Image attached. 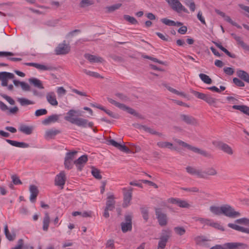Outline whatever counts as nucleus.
<instances>
[{"instance_id": "nucleus-1", "label": "nucleus", "mask_w": 249, "mask_h": 249, "mask_svg": "<svg viewBox=\"0 0 249 249\" xmlns=\"http://www.w3.org/2000/svg\"><path fill=\"white\" fill-rule=\"evenodd\" d=\"M81 115L78 113V111L73 109H71L67 113L66 116L65 117V119L70 123L74 124L78 126L82 127H92L93 123L91 122H89L88 120L82 118L78 117V116Z\"/></svg>"}, {"instance_id": "nucleus-2", "label": "nucleus", "mask_w": 249, "mask_h": 249, "mask_svg": "<svg viewBox=\"0 0 249 249\" xmlns=\"http://www.w3.org/2000/svg\"><path fill=\"white\" fill-rule=\"evenodd\" d=\"M175 142L179 145H181L183 147L186 148L188 149L191 150L196 153L199 154L206 158H212L213 157L212 155L210 152L198 148L196 147L193 146L180 140L176 139Z\"/></svg>"}, {"instance_id": "nucleus-3", "label": "nucleus", "mask_w": 249, "mask_h": 249, "mask_svg": "<svg viewBox=\"0 0 249 249\" xmlns=\"http://www.w3.org/2000/svg\"><path fill=\"white\" fill-rule=\"evenodd\" d=\"M14 77L15 75L12 73L6 71L0 72V81H1V86L7 87L8 90L13 91L14 86L12 84L8 85V81L9 79H14Z\"/></svg>"}, {"instance_id": "nucleus-4", "label": "nucleus", "mask_w": 249, "mask_h": 249, "mask_svg": "<svg viewBox=\"0 0 249 249\" xmlns=\"http://www.w3.org/2000/svg\"><path fill=\"white\" fill-rule=\"evenodd\" d=\"M221 212L222 214L230 218H236L241 215L239 212L235 211L231 206L228 204L222 205Z\"/></svg>"}, {"instance_id": "nucleus-5", "label": "nucleus", "mask_w": 249, "mask_h": 249, "mask_svg": "<svg viewBox=\"0 0 249 249\" xmlns=\"http://www.w3.org/2000/svg\"><path fill=\"white\" fill-rule=\"evenodd\" d=\"M155 212L159 225L162 227L166 226L168 223L167 214L160 208H155Z\"/></svg>"}, {"instance_id": "nucleus-6", "label": "nucleus", "mask_w": 249, "mask_h": 249, "mask_svg": "<svg viewBox=\"0 0 249 249\" xmlns=\"http://www.w3.org/2000/svg\"><path fill=\"white\" fill-rule=\"evenodd\" d=\"M171 231L169 230H163L161 235L160 238V241L158 243V249H164L166 246V243L170 237Z\"/></svg>"}, {"instance_id": "nucleus-7", "label": "nucleus", "mask_w": 249, "mask_h": 249, "mask_svg": "<svg viewBox=\"0 0 249 249\" xmlns=\"http://www.w3.org/2000/svg\"><path fill=\"white\" fill-rule=\"evenodd\" d=\"M167 2L171 6L172 8L178 13L183 11L188 13V10L185 8L178 0H167Z\"/></svg>"}, {"instance_id": "nucleus-8", "label": "nucleus", "mask_w": 249, "mask_h": 249, "mask_svg": "<svg viewBox=\"0 0 249 249\" xmlns=\"http://www.w3.org/2000/svg\"><path fill=\"white\" fill-rule=\"evenodd\" d=\"M213 144L218 149L223 151L226 154L231 155L233 153L232 149L228 144L221 141H215L213 142Z\"/></svg>"}, {"instance_id": "nucleus-9", "label": "nucleus", "mask_w": 249, "mask_h": 249, "mask_svg": "<svg viewBox=\"0 0 249 249\" xmlns=\"http://www.w3.org/2000/svg\"><path fill=\"white\" fill-rule=\"evenodd\" d=\"M133 189L132 187H129L128 189L126 188H123L124 202L123 207L124 208L127 207L130 204V202L132 199Z\"/></svg>"}, {"instance_id": "nucleus-10", "label": "nucleus", "mask_w": 249, "mask_h": 249, "mask_svg": "<svg viewBox=\"0 0 249 249\" xmlns=\"http://www.w3.org/2000/svg\"><path fill=\"white\" fill-rule=\"evenodd\" d=\"M180 120L188 125H197L198 124L196 119L191 115L181 114L179 115Z\"/></svg>"}, {"instance_id": "nucleus-11", "label": "nucleus", "mask_w": 249, "mask_h": 249, "mask_svg": "<svg viewBox=\"0 0 249 249\" xmlns=\"http://www.w3.org/2000/svg\"><path fill=\"white\" fill-rule=\"evenodd\" d=\"M122 231L124 233L132 230V216L131 215H125V222L121 224Z\"/></svg>"}, {"instance_id": "nucleus-12", "label": "nucleus", "mask_w": 249, "mask_h": 249, "mask_svg": "<svg viewBox=\"0 0 249 249\" xmlns=\"http://www.w3.org/2000/svg\"><path fill=\"white\" fill-rule=\"evenodd\" d=\"M224 247L226 249H246L248 245L246 244L239 242H230L224 244Z\"/></svg>"}, {"instance_id": "nucleus-13", "label": "nucleus", "mask_w": 249, "mask_h": 249, "mask_svg": "<svg viewBox=\"0 0 249 249\" xmlns=\"http://www.w3.org/2000/svg\"><path fill=\"white\" fill-rule=\"evenodd\" d=\"M167 202L170 203L177 204L178 207L184 208H188L190 205L184 200H181L177 198H170L168 199Z\"/></svg>"}, {"instance_id": "nucleus-14", "label": "nucleus", "mask_w": 249, "mask_h": 249, "mask_svg": "<svg viewBox=\"0 0 249 249\" xmlns=\"http://www.w3.org/2000/svg\"><path fill=\"white\" fill-rule=\"evenodd\" d=\"M88 156L83 155L74 161L78 171H81L88 161Z\"/></svg>"}, {"instance_id": "nucleus-15", "label": "nucleus", "mask_w": 249, "mask_h": 249, "mask_svg": "<svg viewBox=\"0 0 249 249\" xmlns=\"http://www.w3.org/2000/svg\"><path fill=\"white\" fill-rule=\"evenodd\" d=\"M217 175V170L213 167H209L205 171L201 170V178L206 179L208 176H215Z\"/></svg>"}, {"instance_id": "nucleus-16", "label": "nucleus", "mask_w": 249, "mask_h": 249, "mask_svg": "<svg viewBox=\"0 0 249 249\" xmlns=\"http://www.w3.org/2000/svg\"><path fill=\"white\" fill-rule=\"evenodd\" d=\"M61 132L60 130L56 129L55 128H52L46 131L44 138L47 139H52L54 138L55 136L60 134Z\"/></svg>"}, {"instance_id": "nucleus-17", "label": "nucleus", "mask_w": 249, "mask_h": 249, "mask_svg": "<svg viewBox=\"0 0 249 249\" xmlns=\"http://www.w3.org/2000/svg\"><path fill=\"white\" fill-rule=\"evenodd\" d=\"M195 241L196 244L205 247H209L210 245L207 243L209 240L204 236H198L195 237Z\"/></svg>"}, {"instance_id": "nucleus-18", "label": "nucleus", "mask_w": 249, "mask_h": 249, "mask_svg": "<svg viewBox=\"0 0 249 249\" xmlns=\"http://www.w3.org/2000/svg\"><path fill=\"white\" fill-rule=\"evenodd\" d=\"M29 191L31 193L30 200L31 202H34L39 193L37 187L34 185H31L29 187Z\"/></svg>"}, {"instance_id": "nucleus-19", "label": "nucleus", "mask_w": 249, "mask_h": 249, "mask_svg": "<svg viewBox=\"0 0 249 249\" xmlns=\"http://www.w3.org/2000/svg\"><path fill=\"white\" fill-rule=\"evenodd\" d=\"M60 116V115L53 114L43 120L42 123L44 125H48L52 123H55L58 120Z\"/></svg>"}, {"instance_id": "nucleus-20", "label": "nucleus", "mask_w": 249, "mask_h": 249, "mask_svg": "<svg viewBox=\"0 0 249 249\" xmlns=\"http://www.w3.org/2000/svg\"><path fill=\"white\" fill-rule=\"evenodd\" d=\"M84 57L90 63H102L104 61V59L102 57L89 53H85L84 54Z\"/></svg>"}, {"instance_id": "nucleus-21", "label": "nucleus", "mask_w": 249, "mask_h": 249, "mask_svg": "<svg viewBox=\"0 0 249 249\" xmlns=\"http://www.w3.org/2000/svg\"><path fill=\"white\" fill-rule=\"evenodd\" d=\"M46 99L48 103L52 106H55L58 105L56 96L53 92H50L47 93Z\"/></svg>"}, {"instance_id": "nucleus-22", "label": "nucleus", "mask_w": 249, "mask_h": 249, "mask_svg": "<svg viewBox=\"0 0 249 249\" xmlns=\"http://www.w3.org/2000/svg\"><path fill=\"white\" fill-rule=\"evenodd\" d=\"M34 127L32 126H28L25 124L20 125L19 130L26 135H30L32 133Z\"/></svg>"}, {"instance_id": "nucleus-23", "label": "nucleus", "mask_w": 249, "mask_h": 249, "mask_svg": "<svg viewBox=\"0 0 249 249\" xmlns=\"http://www.w3.org/2000/svg\"><path fill=\"white\" fill-rule=\"evenodd\" d=\"M157 146L160 148H168L171 150H176V148L173 146L172 143L168 142H159L157 143Z\"/></svg>"}, {"instance_id": "nucleus-24", "label": "nucleus", "mask_w": 249, "mask_h": 249, "mask_svg": "<svg viewBox=\"0 0 249 249\" xmlns=\"http://www.w3.org/2000/svg\"><path fill=\"white\" fill-rule=\"evenodd\" d=\"M186 171L190 174L192 175H196L198 178H201V170L196 169L192 166H187L186 168Z\"/></svg>"}, {"instance_id": "nucleus-25", "label": "nucleus", "mask_w": 249, "mask_h": 249, "mask_svg": "<svg viewBox=\"0 0 249 249\" xmlns=\"http://www.w3.org/2000/svg\"><path fill=\"white\" fill-rule=\"evenodd\" d=\"M115 202L114 200L113 195H110L107 197V200L106 202L107 209H109V211H112L115 208Z\"/></svg>"}, {"instance_id": "nucleus-26", "label": "nucleus", "mask_w": 249, "mask_h": 249, "mask_svg": "<svg viewBox=\"0 0 249 249\" xmlns=\"http://www.w3.org/2000/svg\"><path fill=\"white\" fill-rule=\"evenodd\" d=\"M228 226L235 230L249 234V229L245 228L232 223H229Z\"/></svg>"}, {"instance_id": "nucleus-27", "label": "nucleus", "mask_w": 249, "mask_h": 249, "mask_svg": "<svg viewBox=\"0 0 249 249\" xmlns=\"http://www.w3.org/2000/svg\"><path fill=\"white\" fill-rule=\"evenodd\" d=\"M237 75L242 80L249 83V74L246 71L243 70H237L236 71Z\"/></svg>"}, {"instance_id": "nucleus-28", "label": "nucleus", "mask_w": 249, "mask_h": 249, "mask_svg": "<svg viewBox=\"0 0 249 249\" xmlns=\"http://www.w3.org/2000/svg\"><path fill=\"white\" fill-rule=\"evenodd\" d=\"M50 222V217L47 212L45 213V215L43 220L42 229L44 231H47Z\"/></svg>"}, {"instance_id": "nucleus-29", "label": "nucleus", "mask_w": 249, "mask_h": 249, "mask_svg": "<svg viewBox=\"0 0 249 249\" xmlns=\"http://www.w3.org/2000/svg\"><path fill=\"white\" fill-rule=\"evenodd\" d=\"M121 109H122L123 110H125L129 114L133 115L134 116H137L140 119H143L142 116L141 115H140V114H139L138 113H137L134 109L130 108L128 107H127L124 104V107H122V108H121Z\"/></svg>"}, {"instance_id": "nucleus-30", "label": "nucleus", "mask_w": 249, "mask_h": 249, "mask_svg": "<svg viewBox=\"0 0 249 249\" xmlns=\"http://www.w3.org/2000/svg\"><path fill=\"white\" fill-rule=\"evenodd\" d=\"M232 108L239 110L244 114L249 116V107L245 105H234Z\"/></svg>"}, {"instance_id": "nucleus-31", "label": "nucleus", "mask_w": 249, "mask_h": 249, "mask_svg": "<svg viewBox=\"0 0 249 249\" xmlns=\"http://www.w3.org/2000/svg\"><path fill=\"white\" fill-rule=\"evenodd\" d=\"M29 81L31 84H32L35 87H36L39 89H44V87L41 81L36 78H31L29 79Z\"/></svg>"}, {"instance_id": "nucleus-32", "label": "nucleus", "mask_w": 249, "mask_h": 249, "mask_svg": "<svg viewBox=\"0 0 249 249\" xmlns=\"http://www.w3.org/2000/svg\"><path fill=\"white\" fill-rule=\"evenodd\" d=\"M4 234L6 236V237L9 241H13L15 238H16V233H11L9 232V231L8 230V226L7 224H6L4 226Z\"/></svg>"}, {"instance_id": "nucleus-33", "label": "nucleus", "mask_w": 249, "mask_h": 249, "mask_svg": "<svg viewBox=\"0 0 249 249\" xmlns=\"http://www.w3.org/2000/svg\"><path fill=\"white\" fill-rule=\"evenodd\" d=\"M222 205L221 206H212L210 207V211L211 213L216 215H220L222 214L221 210Z\"/></svg>"}, {"instance_id": "nucleus-34", "label": "nucleus", "mask_w": 249, "mask_h": 249, "mask_svg": "<svg viewBox=\"0 0 249 249\" xmlns=\"http://www.w3.org/2000/svg\"><path fill=\"white\" fill-rule=\"evenodd\" d=\"M17 101L21 106H25L29 105H33L35 103L25 98H18Z\"/></svg>"}, {"instance_id": "nucleus-35", "label": "nucleus", "mask_w": 249, "mask_h": 249, "mask_svg": "<svg viewBox=\"0 0 249 249\" xmlns=\"http://www.w3.org/2000/svg\"><path fill=\"white\" fill-rule=\"evenodd\" d=\"M80 32L81 31L78 29H75L71 32H70L68 34L66 35L65 40H67V43L70 44V42L72 41V38L74 34L79 33H80Z\"/></svg>"}, {"instance_id": "nucleus-36", "label": "nucleus", "mask_w": 249, "mask_h": 249, "mask_svg": "<svg viewBox=\"0 0 249 249\" xmlns=\"http://www.w3.org/2000/svg\"><path fill=\"white\" fill-rule=\"evenodd\" d=\"M54 185L59 186L62 189V172H60L56 175L55 178Z\"/></svg>"}, {"instance_id": "nucleus-37", "label": "nucleus", "mask_w": 249, "mask_h": 249, "mask_svg": "<svg viewBox=\"0 0 249 249\" xmlns=\"http://www.w3.org/2000/svg\"><path fill=\"white\" fill-rule=\"evenodd\" d=\"M91 173L92 175L96 179H101L102 178V176L100 174L101 172L100 170L98 169L97 168L94 167H91Z\"/></svg>"}, {"instance_id": "nucleus-38", "label": "nucleus", "mask_w": 249, "mask_h": 249, "mask_svg": "<svg viewBox=\"0 0 249 249\" xmlns=\"http://www.w3.org/2000/svg\"><path fill=\"white\" fill-rule=\"evenodd\" d=\"M199 76L201 80L206 84H210L212 82V80L210 77L205 74L200 73Z\"/></svg>"}, {"instance_id": "nucleus-39", "label": "nucleus", "mask_w": 249, "mask_h": 249, "mask_svg": "<svg viewBox=\"0 0 249 249\" xmlns=\"http://www.w3.org/2000/svg\"><path fill=\"white\" fill-rule=\"evenodd\" d=\"M163 85L170 92H172V93H173L174 94H176L177 95H180V96H185V94L183 92H180V91L176 90V89H173V88L166 85V84H163Z\"/></svg>"}, {"instance_id": "nucleus-40", "label": "nucleus", "mask_w": 249, "mask_h": 249, "mask_svg": "<svg viewBox=\"0 0 249 249\" xmlns=\"http://www.w3.org/2000/svg\"><path fill=\"white\" fill-rule=\"evenodd\" d=\"M83 72L85 73H86V74H87L89 76H92V77H96V78H103V77L101 76L98 73L96 72L88 71L86 69H84Z\"/></svg>"}, {"instance_id": "nucleus-41", "label": "nucleus", "mask_w": 249, "mask_h": 249, "mask_svg": "<svg viewBox=\"0 0 249 249\" xmlns=\"http://www.w3.org/2000/svg\"><path fill=\"white\" fill-rule=\"evenodd\" d=\"M71 47L69 43H67V40H63V55L67 54L71 52Z\"/></svg>"}, {"instance_id": "nucleus-42", "label": "nucleus", "mask_w": 249, "mask_h": 249, "mask_svg": "<svg viewBox=\"0 0 249 249\" xmlns=\"http://www.w3.org/2000/svg\"><path fill=\"white\" fill-rule=\"evenodd\" d=\"M196 221H199L200 223L203 224L205 225L210 226L211 220L207 218H204L201 217H195L194 218Z\"/></svg>"}, {"instance_id": "nucleus-43", "label": "nucleus", "mask_w": 249, "mask_h": 249, "mask_svg": "<svg viewBox=\"0 0 249 249\" xmlns=\"http://www.w3.org/2000/svg\"><path fill=\"white\" fill-rule=\"evenodd\" d=\"M235 223L249 226V219L245 217L241 218L236 219Z\"/></svg>"}, {"instance_id": "nucleus-44", "label": "nucleus", "mask_w": 249, "mask_h": 249, "mask_svg": "<svg viewBox=\"0 0 249 249\" xmlns=\"http://www.w3.org/2000/svg\"><path fill=\"white\" fill-rule=\"evenodd\" d=\"M191 92L197 98L205 101L207 94L195 90H192Z\"/></svg>"}, {"instance_id": "nucleus-45", "label": "nucleus", "mask_w": 249, "mask_h": 249, "mask_svg": "<svg viewBox=\"0 0 249 249\" xmlns=\"http://www.w3.org/2000/svg\"><path fill=\"white\" fill-rule=\"evenodd\" d=\"M205 101L210 105H213L216 103V99L213 98L210 95L207 94Z\"/></svg>"}, {"instance_id": "nucleus-46", "label": "nucleus", "mask_w": 249, "mask_h": 249, "mask_svg": "<svg viewBox=\"0 0 249 249\" xmlns=\"http://www.w3.org/2000/svg\"><path fill=\"white\" fill-rule=\"evenodd\" d=\"M175 232L179 235H182L185 234V229L182 227H176L174 229Z\"/></svg>"}, {"instance_id": "nucleus-47", "label": "nucleus", "mask_w": 249, "mask_h": 249, "mask_svg": "<svg viewBox=\"0 0 249 249\" xmlns=\"http://www.w3.org/2000/svg\"><path fill=\"white\" fill-rule=\"evenodd\" d=\"M93 4L92 1L90 0H81L79 6L81 8H84Z\"/></svg>"}, {"instance_id": "nucleus-48", "label": "nucleus", "mask_w": 249, "mask_h": 249, "mask_svg": "<svg viewBox=\"0 0 249 249\" xmlns=\"http://www.w3.org/2000/svg\"><path fill=\"white\" fill-rule=\"evenodd\" d=\"M141 213L142 214L143 219L147 222L149 218L148 210L146 208H142L141 209Z\"/></svg>"}, {"instance_id": "nucleus-49", "label": "nucleus", "mask_w": 249, "mask_h": 249, "mask_svg": "<svg viewBox=\"0 0 249 249\" xmlns=\"http://www.w3.org/2000/svg\"><path fill=\"white\" fill-rule=\"evenodd\" d=\"M107 100L110 104L114 105V106H115L116 107H118L120 109H121L122 107H124L123 104L120 103L110 98H107Z\"/></svg>"}, {"instance_id": "nucleus-50", "label": "nucleus", "mask_w": 249, "mask_h": 249, "mask_svg": "<svg viewBox=\"0 0 249 249\" xmlns=\"http://www.w3.org/2000/svg\"><path fill=\"white\" fill-rule=\"evenodd\" d=\"M122 6V4L121 3H117L114 5H112L110 6H108L107 7V9L108 12H112L115 10L119 9Z\"/></svg>"}, {"instance_id": "nucleus-51", "label": "nucleus", "mask_w": 249, "mask_h": 249, "mask_svg": "<svg viewBox=\"0 0 249 249\" xmlns=\"http://www.w3.org/2000/svg\"><path fill=\"white\" fill-rule=\"evenodd\" d=\"M0 96L5 99L10 105H15V101L11 97L3 93H0Z\"/></svg>"}, {"instance_id": "nucleus-52", "label": "nucleus", "mask_w": 249, "mask_h": 249, "mask_svg": "<svg viewBox=\"0 0 249 249\" xmlns=\"http://www.w3.org/2000/svg\"><path fill=\"white\" fill-rule=\"evenodd\" d=\"M187 6L189 7L190 10L192 12H194L196 9V4L193 0H189L185 2Z\"/></svg>"}, {"instance_id": "nucleus-53", "label": "nucleus", "mask_w": 249, "mask_h": 249, "mask_svg": "<svg viewBox=\"0 0 249 249\" xmlns=\"http://www.w3.org/2000/svg\"><path fill=\"white\" fill-rule=\"evenodd\" d=\"M124 18L132 24H136L138 23L137 20L134 17L129 15H124Z\"/></svg>"}, {"instance_id": "nucleus-54", "label": "nucleus", "mask_w": 249, "mask_h": 249, "mask_svg": "<svg viewBox=\"0 0 249 249\" xmlns=\"http://www.w3.org/2000/svg\"><path fill=\"white\" fill-rule=\"evenodd\" d=\"M115 95L123 102H126L129 100V98L126 95L121 93H116Z\"/></svg>"}, {"instance_id": "nucleus-55", "label": "nucleus", "mask_w": 249, "mask_h": 249, "mask_svg": "<svg viewBox=\"0 0 249 249\" xmlns=\"http://www.w3.org/2000/svg\"><path fill=\"white\" fill-rule=\"evenodd\" d=\"M161 21L164 24L168 26H175V22L167 18L161 19Z\"/></svg>"}, {"instance_id": "nucleus-56", "label": "nucleus", "mask_w": 249, "mask_h": 249, "mask_svg": "<svg viewBox=\"0 0 249 249\" xmlns=\"http://www.w3.org/2000/svg\"><path fill=\"white\" fill-rule=\"evenodd\" d=\"M77 153L76 151H73L72 152H69L67 153L66 155L65 158L66 159L73 160L74 158V156Z\"/></svg>"}, {"instance_id": "nucleus-57", "label": "nucleus", "mask_w": 249, "mask_h": 249, "mask_svg": "<svg viewBox=\"0 0 249 249\" xmlns=\"http://www.w3.org/2000/svg\"><path fill=\"white\" fill-rule=\"evenodd\" d=\"M47 110L45 108H42L37 109L35 113V116L38 117L41 115H46L47 114Z\"/></svg>"}, {"instance_id": "nucleus-58", "label": "nucleus", "mask_w": 249, "mask_h": 249, "mask_svg": "<svg viewBox=\"0 0 249 249\" xmlns=\"http://www.w3.org/2000/svg\"><path fill=\"white\" fill-rule=\"evenodd\" d=\"M210 226L211 227H213L215 229L220 230L222 231H224V228L221 225H220L218 223L213 222L212 220H211Z\"/></svg>"}, {"instance_id": "nucleus-59", "label": "nucleus", "mask_w": 249, "mask_h": 249, "mask_svg": "<svg viewBox=\"0 0 249 249\" xmlns=\"http://www.w3.org/2000/svg\"><path fill=\"white\" fill-rule=\"evenodd\" d=\"M107 144L108 145H111L116 147L118 149H119V148L120 146V144H121L113 139H110V140H107Z\"/></svg>"}, {"instance_id": "nucleus-60", "label": "nucleus", "mask_w": 249, "mask_h": 249, "mask_svg": "<svg viewBox=\"0 0 249 249\" xmlns=\"http://www.w3.org/2000/svg\"><path fill=\"white\" fill-rule=\"evenodd\" d=\"M233 82L237 86L240 87H242L245 86L244 83L240 79L237 78H233Z\"/></svg>"}, {"instance_id": "nucleus-61", "label": "nucleus", "mask_w": 249, "mask_h": 249, "mask_svg": "<svg viewBox=\"0 0 249 249\" xmlns=\"http://www.w3.org/2000/svg\"><path fill=\"white\" fill-rule=\"evenodd\" d=\"M35 68L41 71H47L50 69V68L48 66L38 63H36Z\"/></svg>"}, {"instance_id": "nucleus-62", "label": "nucleus", "mask_w": 249, "mask_h": 249, "mask_svg": "<svg viewBox=\"0 0 249 249\" xmlns=\"http://www.w3.org/2000/svg\"><path fill=\"white\" fill-rule=\"evenodd\" d=\"M24 241L22 239H20L18 241L17 245L14 248L11 249H22L23 247Z\"/></svg>"}, {"instance_id": "nucleus-63", "label": "nucleus", "mask_w": 249, "mask_h": 249, "mask_svg": "<svg viewBox=\"0 0 249 249\" xmlns=\"http://www.w3.org/2000/svg\"><path fill=\"white\" fill-rule=\"evenodd\" d=\"M224 72L228 75H231L233 74L234 69L231 67H225L223 69Z\"/></svg>"}, {"instance_id": "nucleus-64", "label": "nucleus", "mask_w": 249, "mask_h": 249, "mask_svg": "<svg viewBox=\"0 0 249 249\" xmlns=\"http://www.w3.org/2000/svg\"><path fill=\"white\" fill-rule=\"evenodd\" d=\"M114 243V241L112 239L107 240L106 244V248H109V249H114L115 248Z\"/></svg>"}]
</instances>
